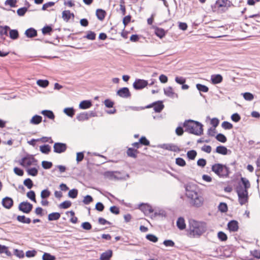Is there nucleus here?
Returning <instances> with one entry per match:
<instances>
[{"label": "nucleus", "mask_w": 260, "mask_h": 260, "mask_svg": "<svg viewBox=\"0 0 260 260\" xmlns=\"http://www.w3.org/2000/svg\"><path fill=\"white\" fill-rule=\"evenodd\" d=\"M207 223L194 219H189L187 235L190 238H199L207 231Z\"/></svg>", "instance_id": "obj_1"}, {"label": "nucleus", "mask_w": 260, "mask_h": 260, "mask_svg": "<svg viewBox=\"0 0 260 260\" xmlns=\"http://www.w3.org/2000/svg\"><path fill=\"white\" fill-rule=\"evenodd\" d=\"M194 188L195 186L187 185L185 187L186 196L190 199V204L195 207H201L204 202V199L202 196L196 191Z\"/></svg>", "instance_id": "obj_2"}, {"label": "nucleus", "mask_w": 260, "mask_h": 260, "mask_svg": "<svg viewBox=\"0 0 260 260\" xmlns=\"http://www.w3.org/2000/svg\"><path fill=\"white\" fill-rule=\"evenodd\" d=\"M184 131L191 134L200 136L203 133V124L199 121L191 119L185 120L183 123Z\"/></svg>", "instance_id": "obj_3"}, {"label": "nucleus", "mask_w": 260, "mask_h": 260, "mask_svg": "<svg viewBox=\"0 0 260 260\" xmlns=\"http://www.w3.org/2000/svg\"><path fill=\"white\" fill-rule=\"evenodd\" d=\"M212 171L220 178L229 176L230 173L229 168L221 164H215L212 166Z\"/></svg>", "instance_id": "obj_4"}, {"label": "nucleus", "mask_w": 260, "mask_h": 260, "mask_svg": "<svg viewBox=\"0 0 260 260\" xmlns=\"http://www.w3.org/2000/svg\"><path fill=\"white\" fill-rule=\"evenodd\" d=\"M235 190L238 194L239 203L244 205V177H241L240 181L235 186Z\"/></svg>", "instance_id": "obj_5"}, {"label": "nucleus", "mask_w": 260, "mask_h": 260, "mask_svg": "<svg viewBox=\"0 0 260 260\" xmlns=\"http://www.w3.org/2000/svg\"><path fill=\"white\" fill-rule=\"evenodd\" d=\"M164 105L163 104L162 101H158L154 102L144 107H141V109H145L147 108H150L153 107L154 111L156 113H160L164 108Z\"/></svg>", "instance_id": "obj_6"}, {"label": "nucleus", "mask_w": 260, "mask_h": 260, "mask_svg": "<svg viewBox=\"0 0 260 260\" xmlns=\"http://www.w3.org/2000/svg\"><path fill=\"white\" fill-rule=\"evenodd\" d=\"M37 161V160L34 157L33 155L27 154L21 159L20 164L22 166H25V164L27 166H30L32 164H35Z\"/></svg>", "instance_id": "obj_7"}, {"label": "nucleus", "mask_w": 260, "mask_h": 260, "mask_svg": "<svg viewBox=\"0 0 260 260\" xmlns=\"http://www.w3.org/2000/svg\"><path fill=\"white\" fill-rule=\"evenodd\" d=\"M33 205L27 201L20 203L18 206V209L24 213L28 214L32 210Z\"/></svg>", "instance_id": "obj_8"}, {"label": "nucleus", "mask_w": 260, "mask_h": 260, "mask_svg": "<svg viewBox=\"0 0 260 260\" xmlns=\"http://www.w3.org/2000/svg\"><path fill=\"white\" fill-rule=\"evenodd\" d=\"M147 80L137 79L133 83V87L136 90H141L145 88L148 85Z\"/></svg>", "instance_id": "obj_9"}, {"label": "nucleus", "mask_w": 260, "mask_h": 260, "mask_svg": "<svg viewBox=\"0 0 260 260\" xmlns=\"http://www.w3.org/2000/svg\"><path fill=\"white\" fill-rule=\"evenodd\" d=\"M67 145L66 143L56 142L53 146V151L55 153H61L66 151Z\"/></svg>", "instance_id": "obj_10"}, {"label": "nucleus", "mask_w": 260, "mask_h": 260, "mask_svg": "<svg viewBox=\"0 0 260 260\" xmlns=\"http://www.w3.org/2000/svg\"><path fill=\"white\" fill-rule=\"evenodd\" d=\"M159 147L173 152H180L181 151V149L178 146L173 143L162 144L159 145Z\"/></svg>", "instance_id": "obj_11"}, {"label": "nucleus", "mask_w": 260, "mask_h": 260, "mask_svg": "<svg viewBox=\"0 0 260 260\" xmlns=\"http://www.w3.org/2000/svg\"><path fill=\"white\" fill-rule=\"evenodd\" d=\"M116 94L122 98H128L131 96L128 88L126 87L121 88L118 90Z\"/></svg>", "instance_id": "obj_12"}, {"label": "nucleus", "mask_w": 260, "mask_h": 260, "mask_svg": "<svg viewBox=\"0 0 260 260\" xmlns=\"http://www.w3.org/2000/svg\"><path fill=\"white\" fill-rule=\"evenodd\" d=\"M2 204L5 208L10 209L13 206L14 201L11 198L6 197L2 199Z\"/></svg>", "instance_id": "obj_13"}, {"label": "nucleus", "mask_w": 260, "mask_h": 260, "mask_svg": "<svg viewBox=\"0 0 260 260\" xmlns=\"http://www.w3.org/2000/svg\"><path fill=\"white\" fill-rule=\"evenodd\" d=\"M227 227L230 232H237L239 229L238 222L236 220H232L228 223Z\"/></svg>", "instance_id": "obj_14"}, {"label": "nucleus", "mask_w": 260, "mask_h": 260, "mask_svg": "<svg viewBox=\"0 0 260 260\" xmlns=\"http://www.w3.org/2000/svg\"><path fill=\"white\" fill-rule=\"evenodd\" d=\"M139 209L145 214L148 215L153 212L152 207L148 204L142 203L139 205Z\"/></svg>", "instance_id": "obj_15"}, {"label": "nucleus", "mask_w": 260, "mask_h": 260, "mask_svg": "<svg viewBox=\"0 0 260 260\" xmlns=\"http://www.w3.org/2000/svg\"><path fill=\"white\" fill-rule=\"evenodd\" d=\"M154 34L160 39L163 38L166 35L167 31H165L164 29L158 27H154Z\"/></svg>", "instance_id": "obj_16"}, {"label": "nucleus", "mask_w": 260, "mask_h": 260, "mask_svg": "<svg viewBox=\"0 0 260 260\" xmlns=\"http://www.w3.org/2000/svg\"><path fill=\"white\" fill-rule=\"evenodd\" d=\"M112 255V250L109 249L101 254L100 259V260H110Z\"/></svg>", "instance_id": "obj_17"}, {"label": "nucleus", "mask_w": 260, "mask_h": 260, "mask_svg": "<svg viewBox=\"0 0 260 260\" xmlns=\"http://www.w3.org/2000/svg\"><path fill=\"white\" fill-rule=\"evenodd\" d=\"M24 34L27 38H32L37 36V31L35 28L30 27L25 30Z\"/></svg>", "instance_id": "obj_18"}, {"label": "nucleus", "mask_w": 260, "mask_h": 260, "mask_svg": "<svg viewBox=\"0 0 260 260\" xmlns=\"http://www.w3.org/2000/svg\"><path fill=\"white\" fill-rule=\"evenodd\" d=\"M74 14L71 13L70 10H64L62 13V18L66 22H68L71 17L74 18Z\"/></svg>", "instance_id": "obj_19"}, {"label": "nucleus", "mask_w": 260, "mask_h": 260, "mask_svg": "<svg viewBox=\"0 0 260 260\" xmlns=\"http://www.w3.org/2000/svg\"><path fill=\"white\" fill-rule=\"evenodd\" d=\"M95 15L99 20L102 21L106 17V12L103 9H98L96 10Z\"/></svg>", "instance_id": "obj_20"}, {"label": "nucleus", "mask_w": 260, "mask_h": 260, "mask_svg": "<svg viewBox=\"0 0 260 260\" xmlns=\"http://www.w3.org/2000/svg\"><path fill=\"white\" fill-rule=\"evenodd\" d=\"M211 80L213 84H216L221 83L222 81L223 78L221 75L216 74L211 76Z\"/></svg>", "instance_id": "obj_21"}, {"label": "nucleus", "mask_w": 260, "mask_h": 260, "mask_svg": "<svg viewBox=\"0 0 260 260\" xmlns=\"http://www.w3.org/2000/svg\"><path fill=\"white\" fill-rule=\"evenodd\" d=\"M177 226L180 230H183L186 228V224L183 217H179L176 222Z\"/></svg>", "instance_id": "obj_22"}, {"label": "nucleus", "mask_w": 260, "mask_h": 260, "mask_svg": "<svg viewBox=\"0 0 260 260\" xmlns=\"http://www.w3.org/2000/svg\"><path fill=\"white\" fill-rule=\"evenodd\" d=\"M92 106L91 102L89 100H84L80 102L79 107L81 109H87Z\"/></svg>", "instance_id": "obj_23"}, {"label": "nucleus", "mask_w": 260, "mask_h": 260, "mask_svg": "<svg viewBox=\"0 0 260 260\" xmlns=\"http://www.w3.org/2000/svg\"><path fill=\"white\" fill-rule=\"evenodd\" d=\"M9 31V37L14 40H17L19 38V34L17 29H11L10 28Z\"/></svg>", "instance_id": "obj_24"}, {"label": "nucleus", "mask_w": 260, "mask_h": 260, "mask_svg": "<svg viewBox=\"0 0 260 260\" xmlns=\"http://www.w3.org/2000/svg\"><path fill=\"white\" fill-rule=\"evenodd\" d=\"M60 217V214L59 212H52L49 214L48 220L49 221H54L59 219Z\"/></svg>", "instance_id": "obj_25"}, {"label": "nucleus", "mask_w": 260, "mask_h": 260, "mask_svg": "<svg viewBox=\"0 0 260 260\" xmlns=\"http://www.w3.org/2000/svg\"><path fill=\"white\" fill-rule=\"evenodd\" d=\"M63 111L64 114L70 117H73L75 114V110L73 107L65 108Z\"/></svg>", "instance_id": "obj_26"}, {"label": "nucleus", "mask_w": 260, "mask_h": 260, "mask_svg": "<svg viewBox=\"0 0 260 260\" xmlns=\"http://www.w3.org/2000/svg\"><path fill=\"white\" fill-rule=\"evenodd\" d=\"M41 113L50 119H54L55 118V115L51 110H44L42 111Z\"/></svg>", "instance_id": "obj_27"}, {"label": "nucleus", "mask_w": 260, "mask_h": 260, "mask_svg": "<svg viewBox=\"0 0 260 260\" xmlns=\"http://www.w3.org/2000/svg\"><path fill=\"white\" fill-rule=\"evenodd\" d=\"M228 150L226 147L222 145L216 147L215 152L220 154L226 155L228 154Z\"/></svg>", "instance_id": "obj_28"}, {"label": "nucleus", "mask_w": 260, "mask_h": 260, "mask_svg": "<svg viewBox=\"0 0 260 260\" xmlns=\"http://www.w3.org/2000/svg\"><path fill=\"white\" fill-rule=\"evenodd\" d=\"M139 153V151L137 149L129 148L127 150V154L128 156L136 158L137 157V154Z\"/></svg>", "instance_id": "obj_29"}, {"label": "nucleus", "mask_w": 260, "mask_h": 260, "mask_svg": "<svg viewBox=\"0 0 260 260\" xmlns=\"http://www.w3.org/2000/svg\"><path fill=\"white\" fill-rule=\"evenodd\" d=\"M164 93L166 96L170 98H174L175 93L173 91V88L171 86H169L166 88H164Z\"/></svg>", "instance_id": "obj_30"}, {"label": "nucleus", "mask_w": 260, "mask_h": 260, "mask_svg": "<svg viewBox=\"0 0 260 260\" xmlns=\"http://www.w3.org/2000/svg\"><path fill=\"white\" fill-rule=\"evenodd\" d=\"M17 220L21 223L29 224L31 222L30 218L26 217L24 215H18L17 216Z\"/></svg>", "instance_id": "obj_31"}, {"label": "nucleus", "mask_w": 260, "mask_h": 260, "mask_svg": "<svg viewBox=\"0 0 260 260\" xmlns=\"http://www.w3.org/2000/svg\"><path fill=\"white\" fill-rule=\"evenodd\" d=\"M76 119L79 121H83L84 120H88V116H87V112H81V113L78 114L76 116Z\"/></svg>", "instance_id": "obj_32"}, {"label": "nucleus", "mask_w": 260, "mask_h": 260, "mask_svg": "<svg viewBox=\"0 0 260 260\" xmlns=\"http://www.w3.org/2000/svg\"><path fill=\"white\" fill-rule=\"evenodd\" d=\"M42 120V116L38 115H35L31 118L30 122L34 124H38L41 122Z\"/></svg>", "instance_id": "obj_33"}, {"label": "nucleus", "mask_w": 260, "mask_h": 260, "mask_svg": "<svg viewBox=\"0 0 260 260\" xmlns=\"http://www.w3.org/2000/svg\"><path fill=\"white\" fill-rule=\"evenodd\" d=\"M40 150L42 153L47 154L51 151V147L48 144H45L40 147Z\"/></svg>", "instance_id": "obj_34"}, {"label": "nucleus", "mask_w": 260, "mask_h": 260, "mask_svg": "<svg viewBox=\"0 0 260 260\" xmlns=\"http://www.w3.org/2000/svg\"><path fill=\"white\" fill-rule=\"evenodd\" d=\"M5 253L7 256L12 255V253L9 250L8 247L0 244V254Z\"/></svg>", "instance_id": "obj_35"}, {"label": "nucleus", "mask_w": 260, "mask_h": 260, "mask_svg": "<svg viewBox=\"0 0 260 260\" xmlns=\"http://www.w3.org/2000/svg\"><path fill=\"white\" fill-rule=\"evenodd\" d=\"M10 30V27L8 25L2 26L0 25V35L3 36L8 35V31Z\"/></svg>", "instance_id": "obj_36"}, {"label": "nucleus", "mask_w": 260, "mask_h": 260, "mask_svg": "<svg viewBox=\"0 0 260 260\" xmlns=\"http://www.w3.org/2000/svg\"><path fill=\"white\" fill-rule=\"evenodd\" d=\"M250 184L247 179L245 178V205L247 202L248 200V192L247 189L249 188Z\"/></svg>", "instance_id": "obj_37"}, {"label": "nucleus", "mask_w": 260, "mask_h": 260, "mask_svg": "<svg viewBox=\"0 0 260 260\" xmlns=\"http://www.w3.org/2000/svg\"><path fill=\"white\" fill-rule=\"evenodd\" d=\"M86 33V35L83 37L84 38H86L90 40H94L95 39L96 34L94 31L88 30Z\"/></svg>", "instance_id": "obj_38"}, {"label": "nucleus", "mask_w": 260, "mask_h": 260, "mask_svg": "<svg viewBox=\"0 0 260 260\" xmlns=\"http://www.w3.org/2000/svg\"><path fill=\"white\" fill-rule=\"evenodd\" d=\"M196 88L200 92H207L209 91V88L207 86L200 83L196 84Z\"/></svg>", "instance_id": "obj_39"}, {"label": "nucleus", "mask_w": 260, "mask_h": 260, "mask_svg": "<svg viewBox=\"0 0 260 260\" xmlns=\"http://www.w3.org/2000/svg\"><path fill=\"white\" fill-rule=\"evenodd\" d=\"M218 210L222 213H225L228 211V205L225 203L221 202L218 205Z\"/></svg>", "instance_id": "obj_40"}, {"label": "nucleus", "mask_w": 260, "mask_h": 260, "mask_svg": "<svg viewBox=\"0 0 260 260\" xmlns=\"http://www.w3.org/2000/svg\"><path fill=\"white\" fill-rule=\"evenodd\" d=\"M186 155L189 159L194 160L197 155V152L194 150H191L187 152Z\"/></svg>", "instance_id": "obj_41"}, {"label": "nucleus", "mask_w": 260, "mask_h": 260, "mask_svg": "<svg viewBox=\"0 0 260 260\" xmlns=\"http://www.w3.org/2000/svg\"><path fill=\"white\" fill-rule=\"evenodd\" d=\"M107 173L109 174V175L115 179H122L123 178L121 176H120V173L119 172H107Z\"/></svg>", "instance_id": "obj_42"}, {"label": "nucleus", "mask_w": 260, "mask_h": 260, "mask_svg": "<svg viewBox=\"0 0 260 260\" xmlns=\"http://www.w3.org/2000/svg\"><path fill=\"white\" fill-rule=\"evenodd\" d=\"M53 31V29L51 27V26L49 25H46L42 29V34L44 35H50L51 32Z\"/></svg>", "instance_id": "obj_43"}, {"label": "nucleus", "mask_w": 260, "mask_h": 260, "mask_svg": "<svg viewBox=\"0 0 260 260\" xmlns=\"http://www.w3.org/2000/svg\"><path fill=\"white\" fill-rule=\"evenodd\" d=\"M27 173L28 175L32 176H36L38 174V170L36 168H29L27 170Z\"/></svg>", "instance_id": "obj_44"}, {"label": "nucleus", "mask_w": 260, "mask_h": 260, "mask_svg": "<svg viewBox=\"0 0 260 260\" xmlns=\"http://www.w3.org/2000/svg\"><path fill=\"white\" fill-rule=\"evenodd\" d=\"M216 139L221 143H225L227 141L226 137L222 134L219 133L218 134L216 137Z\"/></svg>", "instance_id": "obj_45"}, {"label": "nucleus", "mask_w": 260, "mask_h": 260, "mask_svg": "<svg viewBox=\"0 0 260 260\" xmlns=\"http://www.w3.org/2000/svg\"><path fill=\"white\" fill-rule=\"evenodd\" d=\"M37 84L42 87H46L48 86L49 82L47 80L39 79L37 81Z\"/></svg>", "instance_id": "obj_46"}, {"label": "nucleus", "mask_w": 260, "mask_h": 260, "mask_svg": "<svg viewBox=\"0 0 260 260\" xmlns=\"http://www.w3.org/2000/svg\"><path fill=\"white\" fill-rule=\"evenodd\" d=\"M71 205L72 203L71 201H65L59 204V207L61 209H66L71 207Z\"/></svg>", "instance_id": "obj_47"}, {"label": "nucleus", "mask_w": 260, "mask_h": 260, "mask_svg": "<svg viewBox=\"0 0 260 260\" xmlns=\"http://www.w3.org/2000/svg\"><path fill=\"white\" fill-rule=\"evenodd\" d=\"M56 257L54 255H51L49 253L45 252L42 256L43 260H55Z\"/></svg>", "instance_id": "obj_48"}, {"label": "nucleus", "mask_w": 260, "mask_h": 260, "mask_svg": "<svg viewBox=\"0 0 260 260\" xmlns=\"http://www.w3.org/2000/svg\"><path fill=\"white\" fill-rule=\"evenodd\" d=\"M50 194L51 192L48 189H45L41 191V197L42 199H45L49 198Z\"/></svg>", "instance_id": "obj_49"}, {"label": "nucleus", "mask_w": 260, "mask_h": 260, "mask_svg": "<svg viewBox=\"0 0 260 260\" xmlns=\"http://www.w3.org/2000/svg\"><path fill=\"white\" fill-rule=\"evenodd\" d=\"M23 184L28 189H31L34 185L33 182L30 178L25 179L23 181Z\"/></svg>", "instance_id": "obj_50"}, {"label": "nucleus", "mask_w": 260, "mask_h": 260, "mask_svg": "<svg viewBox=\"0 0 260 260\" xmlns=\"http://www.w3.org/2000/svg\"><path fill=\"white\" fill-rule=\"evenodd\" d=\"M78 193V190L74 188L69 191L68 196L71 198L75 199L77 197Z\"/></svg>", "instance_id": "obj_51"}, {"label": "nucleus", "mask_w": 260, "mask_h": 260, "mask_svg": "<svg viewBox=\"0 0 260 260\" xmlns=\"http://www.w3.org/2000/svg\"><path fill=\"white\" fill-rule=\"evenodd\" d=\"M53 166L52 162L46 160L42 161V166L44 169H49Z\"/></svg>", "instance_id": "obj_52"}, {"label": "nucleus", "mask_w": 260, "mask_h": 260, "mask_svg": "<svg viewBox=\"0 0 260 260\" xmlns=\"http://www.w3.org/2000/svg\"><path fill=\"white\" fill-rule=\"evenodd\" d=\"M139 141L141 145L149 146L150 145L149 141L144 136L141 137Z\"/></svg>", "instance_id": "obj_53"}, {"label": "nucleus", "mask_w": 260, "mask_h": 260, "mask_svg": "<svg viewBox=\"0 0 260 260\" xmlns=\"http://www.w3.org/2000/svg\"><path fill=\"white\" fill-rule=\"evenodd\" d=\"M176 164L180 167H184L186 165L185 160L181 157H177L175 160Z\"/></svg>", "instance_id": "obj_54"}, {"label": "nucleus", "mask_w": 260, "mask_h": 260, "mask_svg": "<svg viewBox=\"0 0 260 260\" xmlns=\"http://www.w3.org/2000/svg\"><path fill=\"white\" fill-rule=\"evenodd\" d=\"M217 237L221 241H225L228 239L227 235L222 231L218 233Z\"/></svg>", "instance_id": "obj_55"}, {"label": "nucleus", "mask_w": 260, "mask_h": 260, "mask_svg": "<svg viewBox=\"0 0 260 260\" xmlns=\"http://www.w3.org/2000/svg\"><path fill=\"white\" fill-rule=\"evenodd\" d=\"M146 238L148 240L154 243H156L158 241V238L154 235L151 234L147 235L146 236Z\"/></svg>", "instance_id": "obj_56"}, {"label": "nucleus", "mask_w": 260, "mask_h": 260, "mask_svg": "<svg viewBox=\"0 0 260 260\" xmlns=\"http://www.w3.org/2000/svg\"><path fill=\"white\" fill-rule=\"evenodd\" d=\"M26 196L28 198H29L30 200L32 201L33 202H36V194L34 191L33 190H30L28 192H27L26 194Z\"/></svg>", "instance_id": "obj_57"}, {"label": "nucleus", "mask_w": 260, "mask_h": 260, "mask_svg": "<svg viewBox=\"0 0 260 260\" xmlns=\"http://www.w3.org/2000/svg\"><path fill=\"white\" fill-rule=\"evenodd\" d=\"M221 126L224 129H231L233 128V125L230 122L224 121L222 123Z\"/></svg>", "instance_id": "obj_58"}, {"label": "nucleus", "mask_w": 260, "mask_h": 260, "mask_svg": "<svg viewBox=\"0 0 260 260\" xmlns=\"http://www.w3.org/2000/svg\"><path fill=\"white\" fill-rule=\"evenodd\" d=\"M27 11V8L26 7L19 8L17 11V13L19 16H23Z\"/></svg>", "instance_id": "obj_59"}, {"label": "nucleus", "mask_w": 260, "mask_h": 260, "mask_svg": "<svg viewBox=\"0 0 260 260\" xmlns=\"http://www.w3.org/2000/svg\"><path fill=\"white\" fill-rule=\"evenodd\" d=\"M93 199L92 197L90 195H86L84 197V198L83 200V202L85 205H88L91 202L93 201Z\"/></svg>", "instance_id": "obj_60"}, {"label": "nucleus", "mask_w": 260, "mask_h": 260, "mask_svg": "<svg viewBox=\"0 0 260 260\" xmlns=\"http://www.w3.org/2000/svg\"><path fill=\"white\" fill-rule=\"evenodd\" d=\"M14 254L19 258H23L24 256V253L22 250L15 249L14 250Z\"/></svg>", "instance_id": "obj_61"}, {"label": "nucleus", "mask_w": 260, "mask_h": 260, "mask_svg": "<svg viewBox=\"0 0 260 260\" xmlns=\"http://www.w3.org/2000/svg\"><path fill=\"white\" fill-rule=\"evenodd\" d=\"M13 171L14 173L19 176H22L24 174L23 170L18 167H15Z\"/></svg>", "instance_id": "obj_62"}, {"label": "nucleus", "mask_w": 260, "mask_h": 260, "mask_svg": "<svg viewBox=\"0 0 260 260\" xmlns=\"http://www.w3.org/2000/svg\"><path fill=\"white\" fill-rule=\"evenodd\" d=\"M81 227L85 230H90L92 228V225L90 222L86 221L81 224Z\"/></svg>", "instance_id": "obj_63"}, {"label": "nucleus", "mask_w": 260, "mask_h": 260, "mask_svg": "<svg viewBox=\"0 0 260 260\" xmlns=\"http://www.w3.org/2000/svg\"><path fill=\"white\" fill-rule=\"evenodd\" d=\"M256 164L257 166V167L258 168V169H257L255 171L256 175L259 177L260 176V155L259 157L257 158V160H256Z\"/></svg>", "instance_id": "obj_64"}]
</instances>
